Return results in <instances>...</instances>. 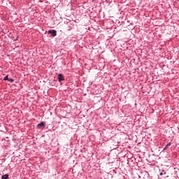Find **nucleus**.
Wrapping results in <instances>:
<instances>
[{
  "label": "nucleus",
  "mask_w": 179,
  "mask_h": 179,
  "mask_svg": "<svg viewBox=\"0 0 179 179\" xmlns=\"http://www.w3.org/2000/svg\"><path fill=\"white\" fill-rule=\"evenodd\" d=\"M48 34H51L50 37H55L57 36V30L55 29H50L48 31Z\"/></svg>",
  "instance_id": "1"
},
{
  "label": "nucleus",
  "mask_w": 179,
  "mask_h": 179,
  "mask_svg": "<svg viewBox=\"0 0 179 179\" xmlns=\"http://www.w3.org/2000/svg\"><path fill=\"white\" fill-rule=\"evenodd\" d=\"M171 146V142H169L166 144V145L165 146V148L163 150V152H164V150H167V149H169V147Z\"/></svg>",
  "instance_id": "5"
},
{
  "label": "nucleus",
  "mask_w": 179,
  "mask_h": 179,
  "mask_svg": "<svg viewBox=\"0 0 179 179\" xmlns=\"http://www.w3.org/2000/svg\"><path fill=\"white\" fill-rule=\"evenodd\" d=\"M37 128L38 129H41V128H45V123L44 122H41L37 124Z\"/></svg>",
  "instance_id": "4"
},
{
  "label": "nucleus",
  "mask_w": 179,
  "mask_h": 179,
  "mask_svg": "<svg viewBox=\"0 0 179 179\" xmlns=\"http://www.w3.org/2000/svg\"><path fill=\"white\" fill-rule=\"evenodd\" d=\"M8 178H9V175L8 174L3 175L2 177H1V179H8Z\"/></svg>",
  "instance_id": "6"
},
{
  "label": "nucleus",
  "mask_w": 179,
  "mask_h": 179,
  "mask_svg": "<svg viewBox=\"0 0 179 179\" xmlns=\"http://www.w3.org/2000/svg\"><path fill=\"white\" fill-rule=\"evenodd\" d=\"M159 176L162 177V178H166V177H169V176H167V173L164 170H162L159 173Z\"/></svg>",
  "instance_id": "2"
},
{
  "label": "nucleus",
  "mask_w": 179,
  "mask_h": 179,
  "mask_svg": "<svg viewBox=\"0 0 179 179\" xmlns=\"http://www.w3.org/2000/svg\"><path fill=\"white\" fill-rule=\"evenodd\" d=\"M57 79H58L59 83H61V82H63L64 80H65V76H64V75H62V73H59V74H58Z\"/></svg>",
  "instance_id": "3"
},
{
  "label": "nucleus",
  "mask_w": 179,
  "mask_h": 179,
  "mask_svg": "<svg viewBox=\"0 0 179 179\" xmlns=\"http://www.w3.org/2000/svg\"><path fill=\"white\" fill-rule=\"evenodd\" d=\"M8 82H10V83H13V82H15V80L13 78H8Z\"/></svg>",
  "instance_id": "7"
},
{
  "label": "nucleus",
  "mask_w": 179,
  "mask_h": 179,
  "mask_svg": "<svg viewBox=\"0 0 179 179\" xmlns=\"http://www.w3.org/2000/svg\"><path fill=\"white\" fill-rule=\"evenodd\" d=\"M19 40V36H17V38L15 39V41H17Z\"/></svg>",
  "instance_id": "9"
},
{
  "label": "nucleus",
  "mask_w": 179,
  "mask_h": 179,
  "mask_svg": "<svg viewBox=\"0 0 179 179\" xmlns=\"http://www.w3.org/2000/svg\"><path fill=\"white\" fill-rule=\"evenodd\" d=\"M8 76L7 75V76H6L5 77H4V78H3V80H9V78L8 77Z\"/></svg>",
  "instance_id": "8"
},
{
  "label": "nucleus",
  "mask_w": 179,
  "mask_h": 179,
  "mask_svg": "<svg viewBox=\"0 0 179 179\" xmlns=\"http://www.w3.org/2000/svg\"><path fill=\"white\" fill-rule=\"evenodd\" d=\"M70 30H72V28H69V31H70Z\"/></svg>",
  "instance_id": "10"
}]
</instances>
